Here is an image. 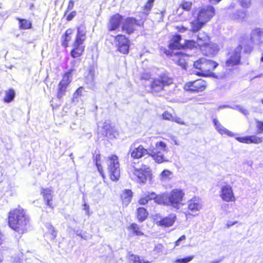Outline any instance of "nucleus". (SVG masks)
Here are the masks:
<instances>
[{
	"label": "nucleus",
	"instance_id": "1",
	"mask_svg": "<svg viewBox=\"0 0 263 263\" xmlns=\"http://www.w3.org/2000/svg\"><path fill=\"white\" fill-rule=\"evenodd\" d=\"M7 220L9 228L18 234L23 235L27 232L30 218L26 210L20 206L9 211Z\"/></svg>",
	"mask_w": 263,
	"mask_h": 263
},
{
	"label": "nucleus",
	"instance_id": "2",
	"mask_svg": "<svg viewBox=\"0 0 263 263\" xmlns=\"http://www.w3.org/2000/svg\"><path fill=\"white\" fill-rule=\"evenodd\" d=\"M155 148L148 149L145 148L142 145H139L138 147L134 148H130L128 153L133 159H139L148 155L151 157L156 162L161 163L166 160L165 159L162 152H167V146L165 142L163 141L157 142L155 144Z\"/></svg>",
	"mask_w": 263,
	"mask_h": 263
},
{
	"label": "nucleus",
	"instance_id": "3",
	"mask_svg": "<svg viewBox=\"0 0 263 263\" xmlns=\"http://www.w3.org/2000/svg\"><path fill=\"white\" fill-rule=\"evenodd\" d=\"M174 83V79L167 72L160 73L157 77L152 78L148 85L147 90L150 93L157 95L164 90L165 87Z\"/></svg>",
	"mask_w": 263,
	"mask_h": 263
},
{
	"label": "nucleus",
	"instance_id": "4",
	"mask_svg": "<svg viewBox=\"0 0 263 263\" xmlns=\"http://www.w3.org/2000/svg\"><path fill=\"white\" fill-rule=\"evenodd\" d=\"M86 34L87 31L85 27H77L76 35L70 52V56L72 58H78L84 54L85 49L84 42L87 39Z\"/></svg>",
	"mask_w": 263,
	"mask_h": 263
},
{
	"label": "nucleus",
	"instance_id": "5",
	"mask_svg": "<svg viewBox=\"0 0 263 263\" xmlns=\"http://www.w3.org/2000/svg\"><path fill=\"white\" fill-rule=\"evenodd\" d=\"M218 65L216 62L204 58H199L193 63L194 68L197 70L196 75L204 77L212 76V71Z\"/></svg>",
	"mask_w": 263,
	"mask_h": 263
},
{
	"label": "nucleus",
	"instance_id": "6",
	"mask_svg": "<svg viewBox=\"0 0 263 263\" xmlns=\"http://www.w3.org/2000/svg\"><path fill=\"white\" fill-rule=\"evenodd\" d=\"M185 193L180 189H174L166 195L167 205H170L178 210L183 205Z\"/></svg>",
	"mask_w": 263,
	"mask_h": 263
},
{
	"label": "nucleus",
	"instance_id": "7",
	"mask_svg": "<svg viewBox=\"0 0 263 263\" xmlns=\"http://www.w3.org/2000/svg\"><path fill=\"white\" fill-rule=\"evenodd\" d=\"M152 171L149 167L143 165L139 168H135L130 175L131 179L140 184L146 183L152 178Z\"/></svg>",
	"mask_w": 263,
	"mask_h": 263
},
{
	"label": "nucleus",
	"instance_id": "8",
	"mask_svg": "<svg viewBox=\"0 0 263 263\" xmlns=\"http://www.w3.org/2000/svg\"><path fill=\"white\" fill-rule=\"evenodd\" d=\"M208 86V83L205 80L199 78L185 83L183 89L185 92L190 93H196L204 91Z\"/></svg>",
	"mask_w": 263,
	"mask_h": 263
},
{
	"label": "nucleus",
	"instance_id": "9",
	"mask_svg": "<svg viewBox=\"0 0 263 263\" xmlns=\"http://www.w3.org/2000/svg\"><path fill=\"white\" fill-rule=\"evenodd\" d=\"M116 50L120 53L127 55L130 50V41L125 34L119 33L114 36Z\"/></svg>",
	"mask_w": 263,
	"mask_h": 263
},
{
	"label": "nucleus",
	"instance_id": "10",
	"mask_svg": "<svg viewBox=\"0 0 263 263\" xmlns=\"http://www.w3.org/2000/svg\"><path fill=\"white\" fill-rule=\"evenodd\" d=\"M202 208L201 199L197 196H193L187 201V208L183 212L186 218H190L196 215Z\"/></svg>",
	"mask_w": 263,
	"mask_h": 263
},
{
	"label": "nucleus",
	"instance_id": "11",
	"mask_svg": "<svg viewBox=\"0 0 263 263\" xmlns=\"http://www.w3.org/2000/svg\"><path fill=\"white\" fill-rule=\"evenodd\" d=\"M74 70V68H70L63 74L62 79L58 84L57 97L59 99L62 98L65 94L67 88L71 82L72 73Z\"/></svg>",
	"mask_w": 263,
	"mask_h": 263
},
{
	"label": "nucleus",
	"instance_id": "12",
	"mask_svg": "<svg viewBox=\"0 0 263 263\" xmlns=\"http://www.w3.org/2000/svg\"><path fill=\"white\" fill-rule=\"evenodd\" d=\"M215 15V9L213 6L207 5L199 8L197 14V20L202 21L205 23L209 22Z\"/></svg>",
	"mask_w": 263,
	"mask_h": 263
},
{
	"label": "nucleus",
	"instance_id": "13",
	"mask_svg": "<svg viewBox=\"0 0 263 263\" xmlns=\"http://www.w3.org/2000/svg\"><path fill=\"white\" fill-rule=\"evenodd\" d=\"M143 22L140 23L138 20L134 17H126L121 26V30L125 34L130 35L134 33L136 31V26H143Z\"/></svg>",
	"mask_w": 263,
	"mask_h": 263
},
{
	"label": "nucleus",
	"instance_id": "14",
	"mask_svg": "<svg viewBox=\"0 0 263 263\" xmlns=\"http://www.w3.org/2000/svg\"><path fill=\"white\" fill-rule=\"evenodd\" d=\"M164 53L167 56L172 57V60L176 65L180 66L182 68H186L187 60L189 57L187 54L181 52H176L173 53L167 49L164 50Z\"/></svg>",
	"mask_w": 263,
	"mask_h": 263
},
{
	"label": "nucleus",
	"instance_id": "15",
	"mask_svg": "<svg viewBox=\"0 0 263 263\" xmlns=\"http://www.w3.org/2000/svg\"><path fill=\"white\" fill-rule=\"evenodd\" d=\"M123 20V16L119 13H116L111 15L109 17L107 24L108 31L111 32L118 30L122 24Z\"/></svg>",
	"mask_w": 263,
	"mask_h": 263
},
{
	"label": "nucleus",
	"instance_id": "16",
	"mask_svg": "<svg viewBox=\"0 0 263 263\" xmlns=\"http://www.w3.org/2000/svg\"><path fill=\"white\" fill-rule=\"evenodd\" d=\"M220 197L223 201L227 202H235L236 201V198L232 187L229 184H226L221 187Z\"/></svg>",
	"mask_w": 263,
	"mask_h": 263
},
{
	"label": "nucleus",
	"instance_id": "17",
	"mask_svg": "<svg viewBox=\"0 0 263 263\" xmlns=\"http://www.w3.org/2000/svg\"><path fill=\"white\" fill-rule=\"evenodd\" d=\"M241 63L240 51L234 50L229 54V57L226 61V65L228 67H233L238 65Z\"/></svg>",
	"mask_w": 263,
	"mask_h": 263
},
{
	"label": "nucleus",
	"instance_id": "18",
	"mask_svg": "<svg viewBox=\"0 0 263 263\" xmlns=\"http://www.w3.org/2000/svg\"><path fill=\"white\" fill-rule=\"evenodd\" d=\"M235 139L241 143L258 144L262 142L263 138L259 137L256 135H252L245 137H237Z\"/></svg>",
	"mask_w": 263,
	"mask_h": 263
},
{
	"label": "nucleus",
	"instance_id": "19",
	"mask_svg": "<svg viewBox=\"0 0 263 263\" xmlns=\"http://www.w3.org/2000/svg\"><path fill=\"white\" fill-rule=\"evenodd\" d=\"M181 36L178 34L173 35L169 40L168 48L170 50H181L182 44L181 43Z\"/></svg>",
	"mask_w": 263,
	"mask_h": 263
},
{
	"label": "nucleus",
	"instance_id": "20",
	"mask_svg": "<svg viewBox=\"0 0 263 263\" xmlns=\"http://www.w3.org/2000/svg\"><path fill=\"white\" fill-rule=\"evenodd\" d=\"M205 56L213 57L219 51L217 45L211 42L200 49Z\"/></svg>",
	"mask_w": 263,
	"mask_h": 263
},
{
	"label": "nucleus",
	"instance_id": "21",
	"mask_svg": "<svg viewBox=\"0 0 263 263\" xmlns=\"http://www.w3.org/2000/svg\"><path fill=\"white\" fill-rule=\"evenodd\" d=\"M41 194L43 197L46 204L51 209L54 208L52 203L53 199L52 191L50 188H43L41 191Z\"/></svg>",
	"mask_w": 263,
	"mask_h": 263
},
{
	"label": "nucleus",
	"instance_id": "22",
	"mask_svg": "<svg viewBox=\"0 0 263 263\" xmlns=\"http://www.w3.org/2000/svg\"><path fill=\"white\" fill-rule=\"evenodd\" d=\"M133 196V193L130 189H125L122 192L120 199L123 206H126L130 203Z\"/></svg>",
	"mask_w": 263,
	"mask_h": 263
},
{
	"label": "nucleus",
	"instance_id": "23",
	"mask_svg": "<svg viewBox=\"0 0 263 263\" xmlns=\"http://www.w3.org/2000/svg\"><path fill=\"white\" fill-rule=\"evenodd\" d=\"M130 234L133 236H142L144 235L142 227L136 222L131 223L127 228Z\"/></svg>",
	"mask_w": 263,
	"mask_h": 263
},
{
	"label": "nucleus",
	"instance_id": "24",
	"mask_svg": "<svg viewBox=\"0 0 263 263\" xmlns=\"http://www.w3.org/2000/svg\"><path fill=\"white\" fill-rule=\"evenodd\" d=\"M213 122L214 124L215 128L218 132V133L221 135H226L229 137H233L235 136V134L233 132L229 130L228 129L225 128L219 122L217 118H215L213 120Z\"/></svg>",
	"mask_w": 263,
	"mask_h": 263
},
{
	"label": "nucleus",
	"instance_id": "25",
	"mask_svg": "<svg viewBox=\"0 0 263 263\" xmlns=\"http://www.w3.org/2000/svg\"><path fill=\"white\" fill-rule=\"evenodd\" d=\"M74 30L71 28H68L62 36V45L64 48L69 46V43L72 40Z\"/></svg>",
	"mask_w": 263,
	"mask_h": 263
},
{
	"label": "nucleus",
	"instance_id": "26",
	"mask_svg": "<svg viewBox=\"0 0 263 263\" xmlns=\"http://www.w3.org/2000/svg\"><path fill=\"white\" fill-rule=\"evenodd\" d=\"M210 42V36L204 32H200L198 34L197 43L200 49Z\"/></svg>",
	"mask_w": 263,
	"mask_h": 263
},
{
	"label": "nucleus",
	"instance_id": "27",
	"mask_svg": "<svg viewBox=\"0 0 263 263\" xmlns=\"http://www.w3.org/2000/svg\"><path fill=\"white\" fill-rule=\"evenodd\" d=\"M154 196V192H148L144 193L140 197L138 202L139 204L144 205L147 204L149 201L153 200Z\"/></svg>",
	"mask_w": 263,
	"mask_h": 263
},
{
	"label": "nucleus",
	"instance_id": "28",
	"mask_svg": "<svg viewBox=\"0 0 263 263\" xmlns=\"http://www.w3.org/2000/svg\"><path fill=\"white\" fill-rule=\"evenodd\" d=\"M148 216V212L147 210L143 207H139L137 209L136 212V217L139 222H143L145 220Z\"/></svg>",
	"mask_w": 263,
	"mask_h": 263
},
{
	"label": "nucleus",
	"instance_id": "29",
	"mask_svg": "<svg viewBox=\"0 0 263 263\" xmlns=\"http://www.w3.org/2000/svg\"><path fill=\"white\" fill-rule=\"evenodd\" d=\"M176 218L175 215H171L164 217L159 221L158 225L165 228L170 227L174 224Z\"/></svg>",
	"mask_w": 263,
	"mask_h": 263
},
{
	"label": "nucleus",
	"instance_id": "30",
	"mask_svg": "<svg viewBox=\"0 0 263 263\" xmlns=\"http://www.w3.org/2000/svg\"><path fill=\"white\" fill-rule=\"evenodd\" d=\"M263 34L262 30L258 28H255L252 30L250 33V40L254 42L255 41L261 40Z\"/></svg>",
	"mask_w": 263,
	"mask_h": 263
},
{
	"label": "nucleus",
	"instance_id": "31",
	"mask_svg": "<svg viewBox=\"0 0 263 263\" xmlns=\"http://www.w3.org/2000/svg\"><path fill=\"white\" fill-rule=\"evenodd\" d=\"M120 167L118 157L115 155H112L107 158L108 169Z\"/></svg>",
	"mask_w": 263,
	"mask_h": 263
},
{
	"label": "nucleus",
	"instance_id": "32",
	"mask_svg": "<svg viewBox=\"0 0 263 263\" xmlns=\"http://www.w3.org/2000/svg\"><path fill=\"white\" fill-rule=\"evenodd\" d=\"M249 16V13L247 11L241 10H237L235 13L232 14L230 17L233 20H243Z\"/></svg>",
	"mask_w": 263,
	"mask_h": 263
},
{
	"label": "nucleus",
	"instance_id": "33",
	"mask_svg": "<svg viewBox=\"0 0 263 263\" xmlns=\"http://www.w3.org/2000/svg\"><path fill=\"white\" fill-rule=\"evenodd\" d=\"M110 179L114 181L119 180L120 178V167L108 169Z\"/></svg>",
	"mask_w": 263,
	"mask_h": 263
},
{
	"label": "nucleus",
	"instance_id": "34",
	"mask_svg": "<svg viewBox=\"0 0 263 263\" xmlns=\"http://www.w3.org/2000/svg\"><path fill=\"white\" fill-rule=\"evenodd\" d=\"M17 20L18 21L19 28L20 29L27 30L32 28V23L30 21L21 18H17Z\"/></svg>",
	"mask_w": 263,
	"mask_h": 263
},
{
	"label": "nucleus",
	"instance_id": "35",
	"mask_svg": "<svg viewBox=\"0 0 263 263\" xmlns=\"http://www.w3.org/2000/svg\"><path fill=\"white\" fill-rule=\"evenodd\" d=\"M155 203L158 204L167 205L166 195L158 194L157 195L154 192L153 199Z\"/></svg>",
	"mask_w": 263,
	"mask_h": 263
},
{
	"label": "nucleus",
	"instance_id": "36",
	"mask_svg": "<svg viewBox=\"0 0 263 263\" xmlns=\"http://www.w3.org/2000/svg\"><path fill=\"white\" fill-rule=\"evenodd\" d=\"M15 96V93L13 89L10 88L5 92V96L3 101L5 103H10L12 101Z\"/></svg>",
	"mask_w": 263,
	"mask_h": 263
},
{
	"label": "nucleus",
	"instance_id": "37",
	"mask_svg": "<svg viewBox=\"0 0 263 263\" xmlns=\"http://www.w3.org/2000/svg\"><path fill=\"white\" fill-rule=\"evenodd\" d=\"M198 46L197 42L192 40H185L182 46L181 50L193 49Z\"/></svg>",
	"mask_w": 263,
	"mask_h": 263
},
{
	"label": "nucleus",
	"instance_id": "38",
	"mask_svg": "<svg viewBox=\"0 0 263 263\" xmlns=\"http://www.w3.org/2000/svg\"><path fill=\"white\" fill-rule=\"evenodd\" d=\"M191 23V31L192 32H196L200 30L206 24L202 21L197 20Z\"/></svg>",
	"mask_w": 263,
	"mask_h": 263
},
{
	"label": "nucleus",
	"instance_id": "39",
	"mask_svg": "<svg viewBox=\"0 0 263 263\" xmlns=\"http://www.w3.org/2000/svg\"><path fill=\"white\" fill-rule=\"evenodd\" d=\"M155 0H147L142 7L144 13L148 14L152 10Z\"/></svg>",
	"mask_w": 263,
	"mask_h": 263
},
{
	"label": "nucleus",
	"instance_id": "40",
	"mask_svg": "<svg viewBox=\"0 0 263 263\" xmlns=\"http://www.w3.org/2000/svg\"><path fill=\"white\" fill-rule=\"evenodd\" d=\"M192 2L186 0H183L179 7L185 11H190L192 7Z\"/></svg>",
	"mask_w": 263,
	"mask_h": 263
},
{
	"label": "nucleus",
	"instance_id": "41",
	"mask_svg": "<svg viewBox=\"0 0 263 263\" xmlns=\"http://www.w3.org/2000/svg\"><path fill=\"white\" fill-rule=\"evenodd\" d=\"M129 256L132 257V263H149L148 260H144L140 256L134 254H129Z\"/></svg>",
	"mask_w": 263,
	"mask_h": 263
},
{
	"label": "nucleus",
	"instance_id": "42",
	"mask_svg": "<svg viewBox=\"0 0 263 263\" xmlns=\"http://www.w3.org/2000/svg\"><path fill=\"white\" fill-rule=\"evenodd\" d=\"M194 258V255L186 256L183 258H177L175 260V263H188L191 261Z\"/></svg>",
	"mask_w": 263,
	"mask_h": 263
},
{
	"label": "nucleus",
	"instance_id": "43",
	"mask_svg": "<svg viewBox=\"0 0 263 263\" xmlns=\"http://www.w3.org/2000/svg\"><path fill=\"white\" fill-rule=\"evenodd\" d=\"M240 6L243 8L250 7L252 4L251 0H239Z\"/></svg>",
	"mask_w": 263,
	"mask_h": 263
},
{
	"label": "nucleus",
	"instance_id": "44",
	"mask_svg": "<svg viewBox=\"0 0 263 263\" xmlns=\"http://www.w3.org/2000/svg\"><path fill=\"white\" fill-rule=\"evenodd\" d=\"M173 117V115L167 110L164 111L162 114V118L165 120L172 121Z\"/></svg>",
	"mask_w": 263,
	"mask_h": 263
},
{
	"label": "nucleus",
	"instance_id": "45",
	"mask_svg": "<svg viewBox=\"0 0 263 263\" xmlns=\"http://www.w3.org/2000/svg\"><path fill=\"white\" fill-rule=\"evenodd\" d=\"M172 122H176V123L181 125H186V122L185 121V120L182 118H181L180 117H174Z\"/></svg>",
	"mask_w": 263,
	"mask_h": 263
},
{
	"label": "nucleus",
	"instance_id": "46",
	"mask_svg": "<svg viewBox=\"0 0 263 263\" xmlns=\"http://www.w3.org/2000/svg\"><path fill=\"white\" fill-rule=\"evenodd\" d=\"M74 3L75 2L74 0H69L68 1L66 10L65 11L64 13V16H65L69 11L71 10L74 8Z\"/></svg>",
	"mask_w": 263,
	"mask_h": 263
},
{
	"label": "nucleus",
	"instance_id": "47",
	"mask_svg": "<svg viewBox=\"0 0 263 263\" xmlns=\"http://www.w3.org/2000/svg\"><path fill=\"white\" fill-rule=\"evenodd\" d=\"M256 123L257 133L263 134V122L259 120H256Z\"/></svg>",
	"mask_w": 263,
	"mask_h": 263
},
{
	"label": "nucleus",
	"instance_id": "48",
	"mask_svg": "<svg viewBox=\"0 0 263 263\" xmlns=\"http://www.w3.org/2000/svg\"><path fill=\"white\" fill-rule=\"evenodd\" d=\"M48 233L51 235L52 239H54L57 236V232L54 228L51 225H50L48 227Z\"/></svg>",
	"mask_w": 263,
	"mask_h": 263
},
{
	"label": "nucleus",
	"instance_id": "49",
	"mask_svg": "<svg viewBox=\"0 0 263 263\" xmlns=\"http://www.w3.org/2000/svg\"><path fill=\"white\" fill-rule=\"evenodd\" d=\"M77 11L75 10L71 11L67 15L66 14V20L67 21H70L72 20L74 17L77 15Z\"/></svg>",
	"mask_w": 263,
	"mask_h": 263
},
{
	"label": "nucleus",
	"instance_id": "50",
	"mask_svg": "<svg viewBox=\"0 0 263 263\" xmlns=\"http://www.w3.org/2000/svg\"><path fill=\"white\" fill-rule=\"evenodd\" d=\"M186 239V236L183 235L181 236L175 242H174V248L180 246L181 245L182 241H185Z\"/></svg>",
	"mask_w": 263,
	"mask_h": 263
},
{
	"label": "nucleus",
	"instance_id": "51",
	"mask_svg": "<svg viewBox=\"0 0 263 263\" xmlns=\"http://www.w3.org/2000/svg\"><path fill=\"white\" fill-rule=\"evenodd\" d=\"M152 75L149 72H143L141 76L140 79L141 80L147 81L151 78Z\"/></svg>",
	"mask_w": 263,
	"mask_h": 263
},
{
	"label": "nucleus",
	"instance_id": "52",
	"mask_svg": "<svg viewBox=\"0 0 263 263\" xmlns=\"http://www.w3.org/2000/svg\"><path fill=\"white\" fill-rule=\"evenodd\" d=\"M175 29L179 32H184L188 30L187 27L183 25H177L174 27Z\"/></svg>",
	"mask_w": 263,
	"mask_h": 263
},
{
	"label": "nucleus",
	"instance_id": "53",
	"mask_svg": "<svg viewBox=\"0 0 263 263\" xmlns=\"http://www.w3.org/2000/svg\"><path fill=\"white\" fill-rule=\"evenodd\" d=\"M172 174V172L168 170H163L161 173V177L163 178H167Z\"/></svg>",
	"mask_w": 263,
	"mask_h": 263
},
{
	"label": "nucleus",
	"instance_id": "54",
	"mask_svg": "<svg viewBox=\"0 0 263 263\" xmlns=\"http://www.w3.org/2000/svg\"><path fill=\"white\" fill-rule=\"evenodd\" d=\"M96 165L97 169H98V171L99 172L100 174H101L102 177L104 178L105 177V175L104 174L102 166L101 165V164L100 163H97V164H96Z\"/></svg>",
	"mask_w": 263,
	"mask_h": 263
},
{
	"label": "nucleus",
	"instance_id": "55",
	"mask_svg": "<svg viewBox=\"0 0 263 263\" xmlns=\"http://www.w3.org/2000/svg\"><path fill=\"white\" fill-rule=\"evenodd\" d=\"M93 161L95 162V164H97V163H99L101 160V155L100 154H96L93 155Z\"/></svg>",
	"mask_w": 263,
	"mask_h": 263
},
{
	"label": "nucleus",
	"instance_id": "56",
	"mask_svg": "<svg viewBox=\"0 0 263 263\" xmlns=\"http://www.w3.org/2000/svg\"><path fill=\"white\" fill-rule=\"evenodd\" d=\"M83 89V87H82V86L79 87L74 92V96L76 97L81 96L82 95Z\"/></svg>",
	"mask_w": 263,
	"mask_h": 263
},
{
	"label": "nucleus",
	"instance_id": "57",
	"mask_svg": "<svg viewBox=\"0 0 263 263\" xmlns=\"http://www.w3.org/2000/svg\"><path fill=\"white\" fill-rule=\"evenodd\" d=\"M83 210L85 211L86 214L87 215H89L90 214V212L89 211V206L88 204H87L86 203H84L83 204Z\"/></svg>",
	"mask_w": 263,
	"mask_h": 263
},
{
	"label": "nucleus",
	"instance_id": "58",
	"mask_svg": "<svg viewBox=\"0 0 263 263\" xmlns=\"http://www.w3.org/2000/svg\"><path fill=\"white\" fill-rule=\"evenodd\" d=\"M237 221L234 222H229L226 224V228H230L231 226L234 225L235 224L237 223Z\"/></svg>",
	"mask_w": 263,
	"mask_h": 263
},
{
	"label": "nucleus",
	"instance_id": "59",
	"mask_svg": "<svg viewBox=\"0 0 263 263\" xmlns=\"http://www.w3.org/2000/svg\"><path fill=\"white\" fill-rule=\"evenodd\" d=\"M3 243V239L2 237L0 236V246ZM3 261V256L2 254H0V263H2Z\"/></svg>",
	"mask_w": 263,
	"mask_h": 263
},
{
	"label": "nucleus",
	"instance_id": "60",
	"mask_svg": "<svg viewBox=\"0 0 263 263\" xmlns=\"http://www.w3.org/2000/svg\"><path fill=\"white\" fill-rule=\"evenodd\" d=\"M221 0H209V2L213 4H218L219 3Z\"/></svg>",
	"mask_w": 263,
	"mask_h": 263
},
{
	"label": "nucleus",
	"instance_id": "61",
	"mask_svg": "<svg viewBox=\"0 0 263 263\" xmlns=\"http://www.w3.org/2000/svg\"><path fill=\"white\" fill-rule=\"evenodd\" d=\"M234 7H235V5L233 4V5H231L230 6H229V7L227 8V9H230L231 8H234Z\"/></svg>",
	"mask_w": 263,
	"mask_h": 263
},
{
	"label": "nucleus",
	"instance_id": "62",
	"mask_svg": "<svg viewBox=\"0 0 263 263\" xmlns=\"http://www.w3.org/2000/svg\"><path fill=\"white\" fill-rule=\"evenodd\" d=\"M260 61H261V62H263V54L262 55V56H261V58H260Z\"/></svg>",
	"mask_w": 263,
	"mask_h": 263
},
{
	"label": "nucleus",
	"instance_id": "63",
	"mask_svg": "<svg viewBox=\"0 0 263 263\" xmlns=\"http://www.w3.org/2000/svg\"><path fill=\"white\" fill-rule=\"evenodd\" d=\"M261 102L262 104H263V99L261 100Z\"/></svg>",
	"mask_w": 263,
	"mask_h": 263
}]
</instances>
